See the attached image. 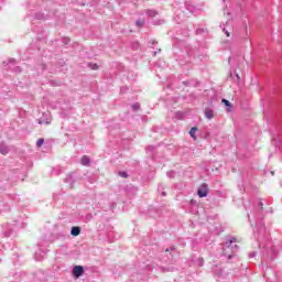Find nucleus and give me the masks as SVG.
Masks as SVG:
<instances>
[{"instance_id": "1", "label": "nucleus", "mask_w": 282, "mask_h": 282, "mask_svg": "<svg viewBox=\"0 0 282 282\" xmlns=\"http://www.w3.org/2000/svg\"><path fill=\"white\" fill-rule=\"evenodd\" d=\"M198 197H208V185L202 184L197 191Z\"/></svg>"}, {"instance_id": "2", "label": "nucleus", "mask_w": 282, "mask_h": 282, "mask_svg": "<svg viewBox=\"0 0 282 282\" xmlns=\"http://www.w3.org/2000/svg\"><path fill=\"white\" fill-rule=\"evenodd\" d=\"M84 272H85V269L83 268V265H75L73 268V275L76 279H79V276H83Z\"/></svg>"}, {"instance_id": "3", "label": "nucleus", "mask_w": 282, "mask_h": 282, "mask_svg": "<svg viewBox=\"0 0 282 282\" xmlns=\"http://www.w3.org/2000/svg\"><path fill=\"white\" fill-rule=\"evenodd\" d=\"M205 117L207 118V120H213V118H215V110L205 109Z\"/></svg>"}, {"instance_id": "4", "label": "nucleus", "mask_w": 282, "mask_h": 282, "mask_svg": "<svg viewBox=\"0 0 282 282\" xmlns=\"http://www.w3.org/2000/svg\"><path fill=\"white\" fill-rule=\"evenodd\" d=\"M80 162H82L83 166H89V164H90V159H89V156L84 155V156L82 158Z\"/></svg>"}, {"instance_id": "5", "label": "nucleus", "mask_w": 282, "mask_h": 282, "mask_svg": "<svg viewBox=\"0 0 282 282\" xmlns=\"http://www.w3.org/2000/svg\"><path fill=\"white\" fill-rule=\"evenodd\" d=\"M232 243H241V239L234 237L229 240V248H235V246H232Z\"/></svg>"}, {"instance_id": "6", "label": "nucleus", "mask_w": 282, "mask_h": 282, "mask_svg": "<svg viewBox=\"0 0 282 282\" xmlns=\"http://www.w3.org/2000/svg\"><path fill=\"white\" fill-rule=\"evenodd\" d=\"M70 235H73V237H78V235H80V227H73Z\"/></svg>"}, {"instance_id": "7", "label": "nucleus", "mask_w": 282, "mask_h": 282, "mask_svg": "<svg viewBox=\"0 0 282 282\" xmlns=\"http://www.w3.org/2000/svg\"><path fill=\"white\" fill-rule=\"evenodd\" d=\"M221 102H224L225 107H227V111H232V104H230L227 99H223Z\"/></svg>"}, {"instance_id": "8", "label": "nucleus", "mask_w": 282, "mask_h": 282, "mask_svg": "<svg viewBox=\"0 0 282 282\" xmlns=\"http://www.w3.org/2000/svg\"><path fill=\"white\" fill-rule=\"evenodd\" d=\"M0 153H1L2 155H8V153H10V150H8V147L1 144V145H0Z\"/></svg>"}, {"instance_id": "9", "label": "nucleus", "mask_w": 282, "mask_h": 282, "mask_svg": "<svg viewBox=\"0 0 282 282\" xmlns=\"http://www.w3.org/2000/svg\"><path fill=\"white\" fill-rule=\"evenodd\" d=\"M197 131V127H193L191 130H189V135L193 138V140H197V135L195 134Z\"/></svg>"}, {"instance_id": "10", "label": "nucleus", "mask_w": 282, "mask_h": 282, "mask_svg": "<svg viewBox=\"0 0 282 282\" xmlns=\"http://www.w3.org/2000/svg\"><path fill=\"white\" fill-rule=\"evenodd\" d=\"M45 142V139H39L37 141H36V147L39 148V149H41V147H43V143Z\"/></svg>"}, {"instance_id": "11", "label": "nucleus", "mask_w": 282, "mask_h": 282, "mask_svg": "<svg viewBox=\"0 0 282 282\" xmlns=\"http://www.w3.org/2000/svg\"><path fill=\"white\" fill-rule=\"evenodd\" d=\"M135 25H137L138 28H143V26H144V20H138V21L135 22Z\"/></svg>"}, {"instance_id": "12", "label": "nucleus", "mask_w": 282, "mask_h": 282, "mask_svg": "<svg viewBox=\"0 0 282 282\" xmlns=\"http://www.w3.org/2000/svg\"><path fill=\"white\" fill-rule=\"evenodd\" d=\"M119 175H120V177H124V178L129 177L127 172H119Z\"/></svg>"}, {"instance_id": "13", "label": "nucleus", "mask_w": 282, "mask_h": 282, "mask_svg": "<svg viewBox=\"0 0 282 282\" xmlns=\"http://www.w3.org/2000/svg\"><path fill=\"white\" fill-rule=\"evenodd\" d=\"M90 69H98V64H89Z\"/></svg>"}, {"instance_id": "14", "label": "nucleus", "mask_w": 282, "mask_h": 282, "mask_svg": "<svg viewBox=\"0 0 282 282\" xmlns=\"http://www.w3.org/2000/svg\"><path fill=\"white\" fill-rule=\"evenodd\" d=\"M132 109H134V111H138V109H140V104H133Z\"/></svg>"}, {"instance_id": "15", "label": "nucleus", "mask_w": 282, "mask_h": 282, "mask_svg": "<svg viewBox=\"0 0 282 282\" xmlns=\"http://www.w3.org/2000/svg\"><path fill=\"white\" fill-rule=\"evenodd\" d=\"M149 17H155V14H158L155 11H149L148 12Z\"/></svg>"}, {"instance_id": "16", "label": "nucleus", "mask_w": 282, "mask_h": 282, "mask_svg": "<svg viewBox=\"0 0 282 282\" xmlns=\"http://www.w3.org/2000/svg\"><path fill=\"white\" fill-rule=\"evenodd\" d=\"M224 32H225L227 37H230V32L226 31V29H224Z\"/></svg>"}]
</instances>
